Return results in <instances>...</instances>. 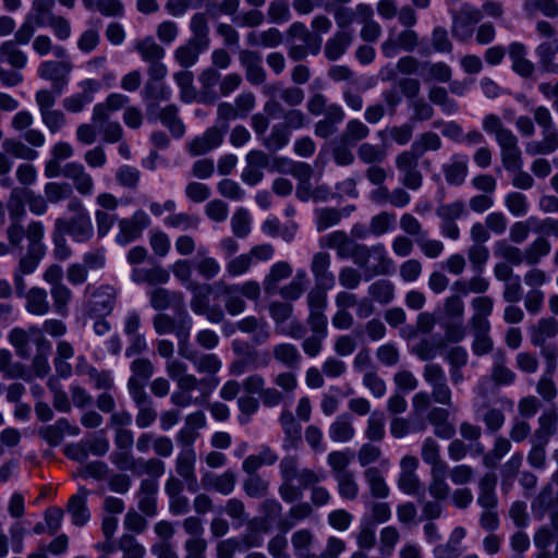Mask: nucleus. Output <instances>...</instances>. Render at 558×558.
<instances>
[{
  "instance_id": "f257e3e1",
  "label": "nucleus",
  "mask_w": 558,
  "mask_h": 558,
  "mask_svg": "<svg viewBox=\"0 0 558 558\" xmlns=\"http://www.w3.org/2000/svg\"><path fill=\"white\" fill-rule=\"evenodd\" d=\"M43 280L50 286L49 293L45 288L34 286L27 291L24 290L21 296L25 299V311L33 316H46L51 308L61 317L69 315V305L73 293L63 283V269L58 264L49 265L44 274Z\"/></svg>"
},
{
  "instance_id": "f03ea898",
  "label": "nucleus",
  "mask_w": 558,
  "mask_h": 558,
  "mask_svg": "<svg viewBox=\"0 0 558 558\" xmlns=\"http://www.w3.org/2000/svg\"><path fill=\"white\" fill-rule=\"evenodd\" d=\"M44 227L39 221H33L27 226L26 239L28 241L25 254H23L13 272V282L17 295H22L26 289L25 276L32 275L38 268L46 254L43 243Z\"/></svg>"
},
{
  "instance_id": "7ed1b4c3",
  "label": "nucleus",
  "mask_w": 558,
  "mask_h": 558,
  "mask_svg": "<svg viewBox=\"0 0 558 558\" xmlns=\"http://www.w3.org/2000/svg\"><path fill=\"white\" fill-rule=\"evenodd\" d=\"M535 123L542 130L541 141H531L525 144V151L530 156L550 155L558 149V129L553 116L545 106L535 107L532 110Z\"/></svg>"
},
{
  "instance_id": "20e7f679",
  "label": "nucleus",
  "mask_w": 558,
  "mask_h": 558,
  "mask_svg": "<svg viewBox=\"0 0 558 558\" xmlns=\"http://www.w3.org/2000/svg\"><path fill=\"white\" fill-rule=\"evenodd\" d=\"M86 293L88 294L86 301V313L94 317H106L110 315L116 306L117 302V290L109 286H90L86 287Z\"/></svg>"
},
{
  "instance_id": "39448f33",
  "label": "nucleus",
  "mask_w": 558,
  "mask_h": 558,
  "mask_svg": "<svg viewBox=\"0 0 558 558\" xmlns=\"http://www.w3.org/2000/svg\"><path fill=\"white\" fill-rule=\"evenodd\" d=\"M451 17L452 36L458 41H468L474 33V26L482 20L483 13L470 3H462L458 10L451 11Z\"/></svg>"
},
{
  "instance_id": "423d86ee",
  "label": "nucleus",
  "mask_w": 558,
  "mask_h": 558,
  "mask_svg": "<svg viewBox=\"0 0 558 558\" xmlns=\"http://www.w3.org/2000/svg\"><path fill=\"white\" fill-rule=\"evenodd\" d=\"M182 338L183 342L179 355L190 361L198 374L206 375L205 378H216L222 367V362L218 355L215 353H199L191 349L190 342L186 343V332L182 333Z\"/></svg>"
},
{
  "instance_id": "0eeeda50",
  "label": "nucleus",
  "mask_w": 558,
  "mask_h": 558,
  "mask_svg": "<svg viewBox=\"0 0 558 558\" xmlns=\"http://www.w3.org/2000/svg\"><path fill=\"white\" fill-rule=\"evenodd\" d=\"M192 318L189 313L183 310L179 319L175 320L168 314L159 313L153 318V326L157 335L163 336L168 333H175L178 339V352L180 353V348L183 342L182 333L186 332V343L190 341V333L192 329Z\"/></svg>"
},
{
  "instance_id": "6e6552de",
  "label": "nucleus",
  "mask_w": 558,
  "mask_h": 558,
  "mask_svg": "<svg viewBox=\"0 0 558 558\" xmlns=\"http://www.w3.org/2000/svg\"><path fill=\"white\" fill-rule=\"evenodd\" d=\"M357 266L366 268L374 276H387L393 271V260L388 256L383 244L366 246L364 244Z\"/></svg>"
},
{
  "instance_id": "1a4fd4ad",
  "label": "nucleus",
  "mask_w": 558,
  "mask_h": 558,
  "mask_svg": "<svg viewBox=\"0 0 558 558\" xmlns=\"http://www.w3.org/2000/svg\"><path fill=\"white\" fill-rule=\"evenodd\" d=\"M57 232L69 235L73 242L84 244L95 236L90 216L58 218L54 222Z\"/></svg>"
},
{
  "instance_id": "9d476101",
  "label": "nucleus",
  "mask_w": 558,
  "mask_h": 558,
  "mask_svg": "<svg viewBox=\"0 0 558 558\" xmlns=\"http://www.w3.org/2000/svg\"><path fill=\"white\" fill-rule=\"evenodd\" d=\"M322 246L337 251L339 258H352L353 263L357 265L361 258L364 244L355 242L344 231H333L320 240Z\"/></svg>"
},
{
  "instance_id": "9b49d317",
  "label": "nucleus",
  "mask_w": 558,
  "mask_h": 558,
  "mask_svg": "<svg viewBox=\"0 0 558 558\" xmlns=\"http://www.w3.org/2000/svg\"><path fill=\"white\" fill-rule=\"evenodd\" d=\"M72 63L66 58L60 61H44L38 68V75L51 82L52 89L57 95H61L69 82V74L72 71Z\"/></svg>"
},
{
  "instance_id": "f8f14e48",
  "label": "nucleus",
  "mask_w": 558,
  "mask_h": 558,
  "mask_svg": "<svg viewBox=\"0 0 558 558\" xmlns=\"http://www.w3.org/2000/svg\"><path fill=\"white\" fill-rule=\"evenodd\" d=\"M150 223L148 215L144 210H136L130 218L120 219L118 222L119 232L116 242L126 245L141 238L144 229Z\"/></svg>"
},
{
  "instance_id": "ddd939ff",
  "label": "nucleus",
  "mask_w": 558,
  "mask_h": 558,
  "mask_svg": "<svg viewBox=\"0 0 558 558\" xmlns=\"http://www.w3.org/2000/svg\"><path fill=\"white\" fill-rule=\"evenodd\" d=\"M62 175L69 179L75 191L82 196H88L94 193L95 182L85 166L78 161H71L63 166Z\"/></svg>"
},
{
  "instance_id": "4468645a",
  "label": "nucleus",
  "mask_w": 558,
  "mask_h": 558,
  "mask_svg": "<svg viewBox=\"0 0 558 558\" xmlns=\"http://www.w3.org/2000/svg\"><path fill=\"white\" fill-rule=\"evenodd\" d=\"M225 135L223 130L213 125L206 129L202 135L190 141L186 144V150L193 157L206 155L223 143Z\"/></svg>"
},
{
  "instance_id": "2eb2a0df",
  "label": "nucleus",
  "mask_w": 558,
  "mask_h": 558,
  "mask_svg": "<svg viewBox=\"0 0 558 558\" xmlns=\"http://www.w3.org/2000/svg\"><path fill=\"white\" fill-rule=\"evenodd\" d=\"M40 337L45 336L37 326H31L28 329L15 327L10 330L8 341L14 348L19 357L28 359L31 356V340L34 339V343L36 344V341Z\"/></svg>"
},
{
  "instance_id": "dca6fc26",
  "label": "nucleus",
  "mask_w": 558,
  "mask_h": 558,
  "mask_svg": "<svg viewBox=\"0 0 558 558\" xmlns=\"http://www.w3.org/2000/svg\"><path fill=\"white\" fill-rule=\"evenodd\" d=\"M239 61L245 71V78L252 85H262L267 73L262 65V56L257 51L243 49L239 52Z\"/></svg>"
},
{
  "instance_id": "f3484780",
  "label": "nucleus",
  "mask_w": 558,
  "mask_h": 558,
  "mask_svg": "<svg viewBox=\"0 0 558 558\" xmlns=\"http://www.w3.org/2000/svg\"><path fill=\"white\" fill-rule=\"evenodd\" d=\"M196 452L193 448L182 449L175 457L174 469L179 477H181L191 492H195L196 486Z\"/></svg>"
},
{
  "instance_id": "a211bd4d",
  "label": "nucleus",
  "mask_w": 558,
  "mask_h": 558,
  "mask_svg": "<svg viewBox=\"0 0 558 558\" xmlns=\"http://www.w3.org/2000/svg\"><path fill=\"white\" fill-rule=\"evenodd\" d=\"M418 46V34L412 28H404L396 38H388L381 45V51L385 57L392 58L401 49L412 52Z\"/></svg>"
},
{
  "instance_id": "6ab92c4d",
  "label": "nucleus",
  "mask_w": 558,
  "mask_h": 558,
  "mask_svg": "<svg viewBox=\"0 0 558 558\" xmlns=\"http://www.w3.org/2000/svg\"><path fill=\"white\" fill-rule=\"evenodd\" d=\"M158 483L153 478H143L136 493L138 510L146 517L157 514Z\"/></svg>"
},
{
  "instance_id": "aec40b11",
  "label": "nucleus",
  "mask_w": 558,
  "mask_h": 558,
  "mask_svg": "<svg viewBox=\"0 0 558 558\" xmlns=\"http://www.w3.org/2000/svg\"><path fill=\"white\" fill-rule=\"evenodd\" d=\"M81 93L66 97L62 101L63 108L73 113L81 112L84 107L93 101V95L100 89V83L88 78L81 82Z\"/></svg>"
},
{
  "instance_id": "412c9836",
  "label": "nucleus",
  "mask_w": 558,
  "mask_h": 558,
  "mask_svg": "<svg viewBox=\"0 0 558 558\" xmlns=\"http://www.w3.org/2000/svg\"><path fill=\"white\" fill-rule=\"evenodd\" d=\"M77 436L80 434V428L75 425H72L66 418H59L54 424L43 426L38 429V435L43 438L49 446L57 447L59 446L64 435Z\"/></svg>"
},
{
  "instance_id": "4be33fe9",
  "label": "nucleus",
  "mask_w": 558,
  "mask_h": 558,
  "mask_svg": "<svg viewBox=\"0 0 558 558\" xmlns=\"http://www.w3.org/2000/svg\"><path fill=\"white\" fill-rule=\"evenodd\" d=\"M442 173L449 185H462L469 173L468 156L453 154L449 161L442 165Z\"/></svg>"
},
{
  "instance_id": "5701e85b",
  "label": "nucleus",
  "mask_w": 558,
  "mask_h": 558,
  "mask_svg": "<svg viewBox=\"0 0 558 558\" xmlns=\"http://www.w3.org/2000/svg\"><path fill=\"white\" fill-rule=\"evenodd\" d=\"M88 495L89 490L84 486H80L77 493L71 496L68 501L66 511L71 515L72 523L76 526L85 525L90 518V513L87 508Z\"/></svg>"
},
{
  "instance_id": "b1692460",
  "label": "nucleus",
  "mask_w": 558,
  "mask_h": 558,
  "mask_svg": "<svg viewBox=\"0 0 558 558\" xmlns=\"http://www.w3.org/2000/svg\"><path fill=\"white\" fill-rule=\"evenodd\" d=\"M497 144L500 147V159L504 168L507 171L520 170L523 166V160L515 134L513 133Z\"/></svg>"
},
{
  "instance_id": "393cba45",
  "label": "nucleus",
  "mask_w": 558,
  "mask_h": 558,
  "mask_svg": "<svg viewBox=\"0 0 558 558\" xmlns=\"http://www.w3.org/2000/svg\"><path fill=\"white\" fill-rule=\"evenodd\" d=\"M331 257L329 253L320 251L313 255L311 262V271L317 286L324 289H330L333 286V275L329 271Z\"/></svg>"
},
{
  "instance_id": "a878e982",
  "label": "nucleus",
  "mask_w": 558,
  "mask_h": 558,
  "mask_svg": "<svg viewBox=\"0 0 558 558\" xmlns=\"http://www.w3.org/2000/svg\"><path fill=\"white\" fill-rule=\"evenodd\" d=\"M353 43V33L350 29L337 31L324 45V54L329 61H337Z\"/></svg>"
},
{
  "instance_id": "bb28decb",
  "label": "nucleus",
  "mask_w": 558,
  "mask_h": 558,
  "mask_svg": "<svg viewBox=\"0 0 558 558\" xmlns=\"http://www.w3.org/2000/svg\"><path fill=\"white\" fill-rule=\"evenodd\" d=\"M448 409L434 407L427 413V421L434 427V434L441 439H451L456 434V427L449 422Z\"/></svg>"
},
{
  "instance_id": "cd10ccee",
  "label": "nucleus",
  "mask_w": 558,
  "mask_h": 558,
  "mask_svg": "<svg viewBox=\"0 0 558 558\" xmlns=\"http://www.w3.org/2000/svg\"><path fill=\"white\" fill-rule=\"evenodd\" d=\"M201 92L198 102L204 105H214L218 98L215 86L220 82V74L215 68L203 70L198 76Z\"/></svg>"
},
{
  "instance_id": "c85d7f7f",
  "label": "nucleus",
  "mask_w": 558,
  "mask_h": 558,
  "mask_svg": "<svg viewBox=\"0 0 558 558\" xmlns=\"http://www.w3.org/2000/svg\"><path fill=\"white\" fill-rule=\"evenodd\" d=\"M293 272L292 266L286 262L280 260L271 265L268 274L264 277L263 288L266 294L272 295L279 289V283L291 277Z\"/></svg>"
},
{
  "instance_id": "c756f323",
  "label": "nucleus",
  "mask_w": 558,
  "mask_h": 558,
  "mask_svg": "<svg viewBox=\"0 0 558 558\" xmlns=\"http://www.w3.org/2000/svg\"><path fill=\"white\" fill-rule=\"evenodd\" d=\"M471 307L474 313L470 318V326L480 328L490 327L488 317L492 315L494 308L493 298L488 295L475 296L471 301Z\"/></svg>"
},
{
  "instance_id": "7c9ffc66",
  "label": "nucleus",
  "mask_w": 558,
  "mask_h": 558,
  "mask_svg": "<svg viewBox=\"0 0 558 558\" xmlns=\"http://www.w3.org/2000/svg\"><path fill=\"white\" fill-rule=\"evenodd\" d=\"M538 63L544 72L558 75V63H555V57L558 54V38L547 39L541 43L536 50Z\"/></svg>"
},
{
  "instance_id": "2f4dec72",
  "label": "nucleus",
  "mask_w": 558,
  "mask_h": 558,
  "mask_svg": "<svg viewBox=\"0 0 558 558\" xmlns=\"http://www.w3.org/2000/svg\"><path fill=\"white\" fill-rule=\"evenodd\" d=\"M558 333V322L554 317H544L530 328V339L534 347H542L546 340Z\"/></svg>"
},
{
  "instance_id": "473e14b6",
  "label": "nucleus",
  "mask_w": 558,
  "mask_h": 558,
  "mask_svg": "<svg viewBox=\"0 0 558 558\" xmlns=\"http://www.w3.org/2000/svg\"><path fill=\"white\" fill-rule=\"evenodd\" d=\"M278 454L270 447H263L256 454H250L242 462V470L246 475H259L257 471L264 465H274Z\"/></svg>"
},
{
  "instance_id": "72a5a7b5",
  "label": "nucleus",
  "mask_w": 558,
  "mask_h": 558,
  "mask_svg": "<svg viewBox=\"0 0 558 558\" xmlns=\"http://www.w3.org/2000/svg\"><path fill=\"white\" fill-rule=\"evenodd\" d=\"M278 454L270 447H263L256 454H250L242 462V470L246 475H259L257 471L264 465H274Z\"/></svg>"
},
{
  "instance_id": "f704fd0d",
  "label": "nucleus",
  "mask_w": 558,
  "mask_h": 558,
  "mask_svg": "<svg viewBox=\"0 0 558 558\" xmlns=\"http://www.w3.org/2000/svg\"><path fill=\"white\" fill-rule=\"evenodd\" d=\"M278 454L270 447H263L256 454H250L242 462V470L246 475H259L257 471L264 465H274Z\"/></svg>"
},
{
  "instance_id": "c9c22d12",
  "label": "nucleus",
  "mask_w": 558,
  "mask_h": 558,
  "mask_svg": "<svg viewBox=\"0 0 558 558\" xmlns=\"http://www.w3.org/2000/svg\"><path fill=\"white\" fill-rule=\"evenodd\" d=\"M278 454L270 447H263L256 454H250L242 462V470L246 475H259L257 471L264 465H274Z\"/></svg>"
},
{
  "instance_id": "e433bc0d",
  "label": "nucleus",
  "mask_w": 558,
  "mask_h": 558,
  "mask_svg": "<svg viewBox=\"0 0 558 558\" xmlns=\"http://www.w3.org/2000/svg\"><path fill=\"white\" fill-rule=\"evenodd\" d=\"M498 477L495 473L484 474L478 482L477 504L482 508H497L498 499L495 493Z\"/></svg>"
},
{
  "instance_id": "4c0bfd02",
  "label": "nucleus",
  "mask_w": 558,
  "mask_h": 558,
  "mask_svg": "<svg viewBox=\"0 0 558 558\" xmlns=\"http://www.w3.org/2000/svg\"><path fill=\"white\" fill-rule=\"evenodd\" d=\"M271 353L276 362L290 369L299 368L302 362V355L293 343H277L272 347Z\"/></svg>"
},
{
  "instance_id": "58836bf2",
  "label": "nucleus",
  "mask_w": 558,
  "mask_h": 558,
  "mask_svg": "<svg viewBox=\"0 0 558 558\" xmlns=\"http://www.w3.org/2000/svg\"><path fill=\"white\" fill-rule=\"evenodd\" d=\"M246 40L247 44L253 47L274 49L283 43V35L278 28L270 27L262 32L248 33Z\"/></svg>"
},
{
  "instance_id": "ea45409f",
  "label": "nucleus",
  "mask_w": 558,
  "mask_h": 558,
  "mask_svg": "<svg viewBox=\"0 0 558 558\" xmlns=\"http://www.w3.org/2000/svg\"><path fill=\"white\" fill-rule=\"evenodd\" d=\"M186 288L192 292L191 308L196 315H203L210 306L209 296L213 288L208 283L190 282Z\"/></svg>"
},
{
  "instance_id": "a19ab883",
  "label": "nucleus",
  "mask_w": 558,
  "mask_h": 558,
  "mask_svg": "<svg viewBox=\"0 0 558 558\" xmlns=\"http://www.w3.org/2000/svg\"><path fill=\"white\" fill-rule=\"evenodd\" d=\"M0 373L7 379H31L26 367L20 362H13L12 353L7 349H0Z\"/></svg>"
},
{
  "instance_id": "79ce46f5",
  "label": "nucleus",
  "mask_w": 558,
  "mask_h": 558,
  "mask_svg": "<svg viewBox=\"0 0 558 558\" xmlns=\"http://www.w3.org/2000/svg\"><path fill=\"white\" fill-rule=\"evenodd\" d=\"M364 480L368 486L373 498L385 499L389 496L390 489L386 480L378 468L369 466L363 473Z\"/></svg>"
},
{
  "instance_id": "37998d69",
  "label": "nucleus",
  "mask_w": 558,
  "mask_h": 558,
  "mask_svg": "<svg viewBox=\"0 0 558 558\" xmlns=\"http://www.w3.org/2000/svg\"><path fill=\"white\" fill-rule=\"evenodd\" d=\"M177 105L170 104L161 108L158 118L175 138H181L185 133V125L179 118Z\"/></svg>"
},
{
  "instance_id": "c03bdc74",
  "label": "nucleus",
  "mask_w": 558,
  "mask_h": 558,
  "mask_svg": "<svg viewBox=\"0 0 558 558\" xmlns=\"http://www.w3.org/2000/svg\"><path fill=\"white\" fill-rule=\"evenodd\" d=\"M466 535V531L462 526H457L450 533L448 542L445 545H437L433 549L435 556H444L446 558H457L460 556L462 548L461 543Z\"/></svg>"
},
{
  "instance_id": "a18cd8bd",
  "label": "nucleus",
  "mask_w": 558,
  "mask_h": 558,
  "mask_svg": "<svg viewBox=\"0 0 558 558\" xmlns=\"http://www.w3.org/2000/svg\"><path fill=\"white\" fill-rule=\"evenodd\" d=\"M369 128L360 119H351L347 122L341 135L342 144L355 146L357 143L368 137Z\"/></svg>"
},
{
  "instance_id": "49530a36",
  "label": "nucleus",
  "mask_w": 558,
  "mask_h": 558,
  "mask_svg": "<svg viewBox=\"0 0 558 558\" xmlns=\"http://www.w3.org/2000/svg\"><path fill=\"white\" fill-rule=\"evenodd\" d=\"M313 513V508L308 502H299L293 505L286 518L279 519L277 522V527L281 532L290 531L298 522L303 521L311 517Z\"/></svg>"
},
{
  "instance_id": "de8ad7c7",
  "label": "nucleus",
  "mask_w": 558,
  "mask_h": 558,
  "mask_svg": "<svg viewBox=\"0 0 558 558\" xmlns=\"http://www.w3.org/2000/svg\"><path fill=\"white\" fill-rule=\"evenodd\" d=\"M173 80L180 88V99L185 104L198 101L199 93L194 86V75L187 70H181L173 74Z\"/></svg>"
},
{
  "instance_id": "09e8293b",
  "label": "nucleus",
  "mask_w": 558,
  "mask_h": 558,
  "mask_svg": "<svg viewBox=\"0 0 558 558\" xmlns=\"http://www.w3.org/2000/svg\"><path fill=\"white\" fill-rule=\"evenodd\" d=\"M51 352V343L46 337L36 341V354L32 361V368L37 377H45L50 372L48 356Z\"/></svg>"
},
{
  "instance_id": "8fccbe9b",
  "label": "nucleus",
  "mask_w": 558,
  "mask_h": 558,
  "mask_svg": "<svg viewBox=\"0 0 558 558\" xmlns=\"http://www.w3.org/2000/svg\"><path fill=\"white\" fill-rule=\"evenodd\" d=\"M558 423V413L555 407L544 411L538 417V427L531 437L550 441L551 436L556 433Z\"/></svg>"
},
{
  "instance_id": "3c124183",
  "label": "nucleus",
  "mask_w": 558,
  "mask_h": 558,
  "mask_svg": "<svg viewBox=\"0 0 558 558\" xmlns=\"http://www.w3.org/2000/svg\"><path fill=\"white\" fill-rule=\"evenodd\" d=\"M0 60L14 69L21 70L26 66L27 56L19 48L16 41L7 40L0 45Z\"/></svg>"
},
{
  "instance_id": "603ef678",
  "label": "nucleus",
  "mask_w": 558,
  "mask_h": 558,
  "mask_svg": "<svg viewBox=\"0 0 558 558\" xmlns=\"http://www.w3.org/2000/svg\"><path fill=\"white\" fill-rule=\"evenodd\" d=\"M181 292L169 291L165 288H155L149 292L150 306L156 311H165L174 303H182Z\"/></svg>"
},
{
  "instance_id": "864d4df0",
  "label": "nucleus",
  "mask_w": 558,
  "mask_h": 558,
  "mask_svg": "<svg viewBox=\"0 0 558 558\" xmlns=\"http://www.w3.org/2000/svg\"><path fill=\"white\" fill-rule=\"evenodd\" d=\"M506 355L499 351L495 355V362L492 368V380L497 386L512 385L515 380V373L507 366Z\"/></svg>"
},
{
  "instance_id": "5fc2aeb1",
  "label": "nucleus",
  "mask_w": 558,
  "mask_h": 558,
  "mask_svg": "<svg viewBox=\"0 0 558 558\" xmlns=\"http://www.w3.org/2000/svg\"><path fill=\"white\" fill-rule=\"evenodd\" d=\"M291 132L283 123L272 125L270 133L262 138V144L269 151H277L290 142Z\"/></svg>"
},
{
  "instance_id": "6e6d98bb",
  "label": "nucleus",
  "mask_w": 558,
  "mask_h": 558,
  "mask_svg": "<svg viewBox=\"0 0 558 558\" xmlns=\"http://www.w3.org/2000/svg\"><path fill=\"white\" fill-rule=\"evenodd\" d=\"M206 49L207 47L187 40L184 45L175 49L174 59L183 69H189L197 62L198 56Z\"/></svg>"
},
{
  "instance_id": "4d7b16f0",
  "label": "nucleus",
  "mask_w": 558,
  "mask_h": 558,
  "mask_svg": "<svg viewBox=\"0 0 558 558\" xmlns=\"http://www.w3.org/2000/svg\"><path fill=\"white\" fill-rule=\"evenodd\" d=\"M522 8L527 17H535L538 13L550 19L558 16L556 0H524Z\"/></svg>"
},
{
  "instance_id": "13d9d810",
  "label": "nucleus",
  "mask_w": 558,
  "mask_h": 558,
  "mask_svg": "<svg viewBox=\"0 0 558 558\" xmlns=\"http://www.w3.org/2000/svg\"><path fill=\"white\" fill-rule=\"evenodd\" d=\"M447 468L430 470L428 493L436 500H444L450 495V487L446 482Z\"/></svg>"
},
{
  "instance_id": "bf43d9fd",
  "label": "nucleus",
  "mask_w": 558,
  "mask_h": 558,
  "mask_svg": "<svg viewBox=\"0 0 558 558\" xmlns=\"http://www.w3.org/2000/svg\"><path fill=\"white\" fill-rule=\"evenodd\" d=\"M142 95L144 100L148 101V109H150L158 101H168L171 97V90L162 81H147Z\"/></svg>"
},
{
  "instance_id": "052dcab7",
  "label": "nucleus",
  "mask_w": 558,
  "mask_h": 558,
  "mask_svg": "<svg viewBox=\"0 0 558 558\" xmlns=\"http://www.w3.org/2000/svg\"><path fill=\"white\" fill-rule=\"evenodd\" d=\"M135 49L140 53L142 60L147 63L161 61L166 54L163 47L157 44L151 36L137 40Z\"/></svg>"
},
{
  "instance_id": "680f3d73",
  "label": "nucleus",
  "mask_w": 558,
  "mask_h": 558,
  "mask_svg": "<svg viewBox=\"0 0 558 558\" xmlns=\"http://www.w3.org/2000/svg\"><path fill=\"white\" fill-rule=\"evenodd\" d=\"M422 460L430 466V470L447 468V463L441 459L440 446L432 438L424 439L421 448Z\"/></svg>"
},
{
  "instance_id": "e2e57ef3",
  "label": "nucleus",
  "mask_w": 558,
  "mask_h": 558,
  "mask_svg": "<svg viewBox=\"0 0 558 558\" xmlns=\"http://www.w3.org/2000/svg\"><path fill=\"white\" fill-rule=\"evenodd\" d=\"M551 484L545 485L532 501V512L535 519L543 520L548 510L555 505Z\"/></svg>"
},
{
  "instance_id": "0e129e2a",
  "label": "nucleus",
  "mask_w": 558,
  "mask_h": 558,
  "mask_svg": "<svg viewBox=\"0 0 558 558\" xmlns=\"http://www.w3.org/2000/svg\"><path fill=\"white\" fill-rule=\"evenodd\" d=\"M551 245L544 236L536 238L524 250L525 263L530 266L537 265L541 259L550 253Z\"/></svg>"
},
{
  "instance_id": "69168bd1",
  "label": "nucleus",
  "mask_w": 558,
  "mask_h": 558,
  "mask_svg": "<svg viewBox=\"0 0 558 558\" xmlns=\"http://www.w3.org/2000/svg\"><path fill=\"white\" fill-rule=\"evenodd\" d=\"M354 428L348 414L339 415L329 427V437L333 441L345 442L353 438Z\"/></svg>"
},
{
  "instance_id": "338daca9",
  "label": "nucleus",
  "mask_w": 558,
  "mask_h": 558,
  "mask_svg": "<svg viewBox=\"0 0 558 558\" xmlns=\"http://www.w3.org/2000/svg\"><path fill=\"white\" fill-rule=\"evenodd\" d=\"M242 487L247 497L260 499L269 494L270 484L262 475H247L243 480Z\"/></svg>"
},
{
  "instance_id": "774afa93",
  "label": "nucleus",
  "mask_w": 558,
  "mask_h": 558,
  "mask_svg": "<svg viewBox=\"0 0 558 558\" xmlns=\"http://www.w3.org/2000/svg\"><path fill=\"white\" fill-rule=\"evenodd\" d=\"M369 296L379 304H389L395 299V286L387 279H378L368 287Z\"/></svg>"
}]
</instances>
